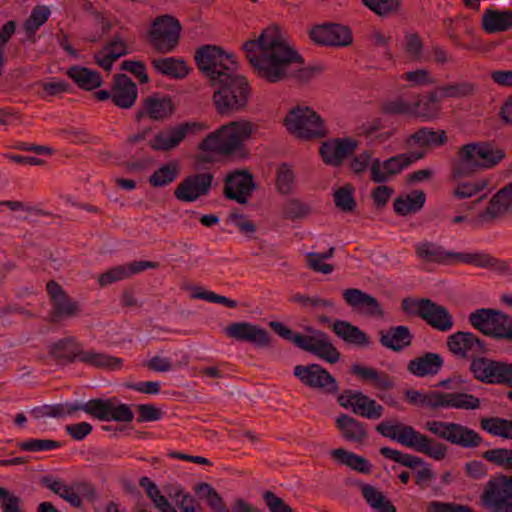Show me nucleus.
<instances>
[{"mask_svg":"<svg viewBox=\"0 0 512 512\" xmlns=\"http://www.w3.org/2000/svg\"><path fill=\"white\" fill-rule=\"evenodd\" d=\"M243 50L255 75L268 83L290 78L308 80L320 71L303 67L301 55L277 26H269L254 39L244 42Z\"/></svg>","mask_w":512,"mask_h":512,"instance_id":"obj_1","label":"nucleus"},{"mask_svg":"<svg viewBox=\"0 0 512 512\" xmlns=\"http://www.w3.org/2000/svg\"><path fill=\"white\" fill-rule=\"evenodd\" d=\"M256 129V125L246 119L230 121L206 135L198 149L203 153L233 154L243 147Z\"/></svg>","mask_w":512,"mask_h":512,"instance_id":"obj_2","label":"nucleus"},{"mask_svg":"<svg viewBox=\"0 0 512 512\" xmlns=\"http://www.w3.org/2000/svg\"><path fill=\"white\" fill-rule=\"evenodd\" d=\"M504 158V152L487 142H473L462 146L453 164L454 178L467 177L479 169H489Z\"/></svg>","mask_w":512,"mask_h":512,"instance_id":"obj_3","label":"nucleus"},{"mask_svg":"<svg viewBox=\"0 0 512 512\" xmlns=\"http://www.w3.org/2000/svg\"><path fill=\"white\" fill-rule=\"evenodd\" d=\"M376 430L382 436L417 452L424 453L435 460H441L446 456L445 445L434 443L412 426L397 421H384L376 427Z\"/></svg>","mask_w":512,"mask_h":512,"instance_id":"obj_4","label":"nucleus"},{"mask_svg":"<svg viewBox=\"0 0 512 512\" xmlns=\"http://www.w3.org/2000/svg\"><path fill=\"white\" fill-rule=\"evenodd\" d=\"M212 101L215 110L222 116H229L243 110L251 95V86L247 78L237 74L217 83Z\"/></svg>","mask_w":512,"mask_h":512,"instance_id":"obj_5","label":"nucleus"},{"mask_svg":"<svg viewBox=\"0 0 512 512\" xmlns=\"http://www.w3.org/2000/svg\"><path fill=\"white\" fill-rule=\"evenodd\" d=\"M195 60L198 69L210 80L212 85L237 75V62L232 54L221 48L206 45L197 50Z\"/></svg>","mask_w":512,"mask_h":512,"instance_id":"obj_6","label":"nucleus"},{"mask_svg":"<svg viewBox=\"0 0 512 512\" xmlns=\"http://www.w3.org/2000/svg\"><path fill=\"white\" fill-rule=\"evenodd\" d=\"M283 125L294 137L310 140L324 137L327 134L325 121L312 108L298 105L286 114Z\"/></svg>","mask_w":512,"mask_h":512,"instance_id":"obj_7","label":"nucleus"},{"mask_svg":"<svg viewBox=\"0 0 512 512\" xmlns=\"http://www.w3.org/2000/svg\"><path fill=\"white\" fill-rule=\"evenodd\" d=\"M403 310L412 316H418L439 331H449L454 325L448 310L429 299L406 298L402 301Z\"/></svg>","mask_w":512,"mask_h":512,"instance_id":"obj_8","label":"nucleus"},{"mask_svg":"<svg viewBox=\"0 0 512 512\" xmlns=\"http://www.w3.org/2000/svg\"><path fill=\"white\" fill-rule=\"evenodd\" d=\"M209 129L202 121H187L156 133L149 145L156 151H169L179 146L186 137L199 135Z\"/></svg>","mask_w":512,"mask_h":512,"instance_id":"obj_9","label":"nucleus"},{"mask_svg":"<svg viewBox=\"0 0 512 512\" xmlns=\"http://www.w3.org/2000/svg\"><path fill=\"white\" fill-rule=\"evenodd\" d=\"M480 500L489 512H512V476L501 475L490 479Z\"/></svg>","mask_w":512,"mask_h":512,"instance_id":"obj_10","label":"nucleus"},{"mask_svg":"<svg viewBox=\"0 0 512 512\" xmlns=\"http://www.w3.org/2000/svg\"><path fill=\"white\" fill-rule=\"evenodd\" d=\"M424 428L443 440L466 448L477 447L481 442V437L477 432L454 422L429 420L425 423Z\"/></svg>","mask_w":512,"mask_h":512,"instance_id":"obj_11","label":"nucleus"},{"mask_svg":"<svg viewBox=\"0 0 512 512\" xmlns=\"http://www.w3.org/2000/svg\"><path fill=\"white\" fill-rule=\"evenodd\" d=\"M181 25L170 15L157 17L148 33L151 45L160 53L172 52L178 45Z\"/></svg>","mask_w":512,"mask_h":512,"instance_id":"obj_12","label":"nucleus"},{"mask_svg":"<svg viewBox=\"0 0 512 512\" xmlns=\"http://www.w3.org/2000/svg\"><path fill=\"white\" fill-rule=\"evenodd\" d=\"M470 322L486 335L512 340V317L490 309H479L470 315Z\"/></svg>","mask_w":512,"mask_h":512,"instance_id":"obj_13","label":"nucleus"},{"mask_svg":"<svg viewBox=\"0 0 512 512\" xmlns=\"http://www.w3.org/2000/svg\"><path fill=\"white\" fill-rule=\"evenodd\" d=\"M81 410L101 421L129 423L134 414L127 404L112 398L107 400L94 399L81 406Z\"/></svg>","mask_w":512,"mask_h":512,"instance_id":"obj_14","label":"nucleus"},{"mask_svg":"<svg viewBox=\"0 0 512 512\" xmlns=\"http://www.w3.org/2000/svg\"><path fill=\"white\" fill-rule=\"evenodd\" d=\"M425 154V151H410L397 154L385 161H375L372 167V180L376 183H384L422 159Z\"/></svg>","mask_w":512,"mask_h":512,"instance_id":"obj_15","label":"nucleus"},{"mask_svg":"<svg viewBox=\"0 0 512 512\" xmlns=\"http://www.w3.org/2000/svg\"><path fill=\"white\" fill-rule=\"evenodd\" d=\"M471 371L474 377L482 382L512 385V364L476 358L471 363Z\"/></svg>","mask_w":512,"mask_h":512,"instance_id":"obj_16","label":"nucleus"},{"mask_svg":"<svg viewBox=\"0 0 512 512\" xmlns=\"http://www.w3.org/2000/svg\"><path fill=\"white\" fill-rule=\"evenodd\" d=\"M338 402L343 408L368 419H379L384 410L374 399L362 392L346 391L339 396Z\"/></svg>","mask_w":512,"mask_h":512,"instance_id":"obj_17","label":"nucleus"},{"mask_svg":"<svg viewBox=\"0 0 512 512\" xmlns=\"http://www.w3.org/2000/svg\"><path fill=\"white\" fill-rule=\"evenodd\" d=\"M212 180L213 177L209 173L187 176L175 188L174 196L182 202H194L209 192Z\"/></svg>","mask_w":512,"mask_h":512,"instance_id":"obj_18","label":"nucleus"},{"mask_svg":"<svg viewBox=\"0 0 512 512\" xmlns=\"http://www.w3.org/2000/svg\"><path fill=\"white\" fill-rule=\"evenodd\" d=\"M294 375L303 384L315 389H321L326 392H336L338 389L336 380L317 364L295 366Z\"/></svg>","mask_w":512,"mask_h":512,"instance_id":"obj_19","label":"nucleus"},{"mask_svg":"<svg viewBox=\"0 0 512 512\" xmlns=\"http://www.w3.org/2000/svg\"><path fill=\"white\" fill-rule=\"evenodd\" d=\"M309 35L314 43L326 46H347L352 42L349 28L339 24L317 25Z\"/></svg>","mask_w":512,"mask_h":512,"instance_id":"obj_20","label":"nucleus"},{"mask_svg":"<svg viewBox=\"0 0 512 512\" xmlns=\"http://www.w3.org/2000/svg\"><path fill=\"white\" fill-rule=\"evenodd\" d=\"M227 337L248 342L258 347H266L270 344L267 331L258 325L250 322H234L225 327Z\"/></svg>","mask_w":512,"mask_h":512,"instance_id":"obj_21","label":"nucleus"},{"mask_svg":"<svg viewBox=\"0 0 512 512\" xmlns=\"http://www.w3.org/2000/svg\"><path fill=\"white\" fill-rule=\"evenodd\" d=\"M359 146V142L353 138L344 137L325 141L320 146V155L324 163L337 167L343 160L353 153Z\"/></svg>","mask_w":512,"mask_h":512,"instance_id":"obj_22","label":"nucleus"},{"mask_svg":"<svg viewBox=\"0 0 512 512\" xmlns=\"http://www.w3.org/2000/svg\"><path fill=\"white\" fill-rule=\"evenodd\" d=\"M253 176L244 170H237L226 177L225 195L229 199L244 204L251 197L255 190Z\"/></svg>","mask_w":512,"mask_h":512,"instance_id":"obj_23","label":"nucleus"},{"mask_svg":"<svg viewBox=\"0 0 512 512\" xmlns=\"http://www.w3.org/2000/svg\"><path fill=\"white\" fill-rule=\"evenodd\" d=\"M310 335H306L301 348L309 351L328 363H336L340 359V353L321 331L308 329Z\"/></svg>","mask_w":512,"mask_h":512,"instance_id":"obj_24","label":"nucleus"},{"mask_svg":"<svg viewBox=\"0 0 512 512\" xmlns=\"http://www.w3.org/2000/svg\"><path fill=\"white\" fill-rule=\"evenodd\" d=\"M449 351L458 358L474 357L483 353L480 340L470 332H456L447 339Z\"/></svg>","mask_w":512,"mask_h":512,"instance_id":"obj_25","label":"nucleus"},{"mask_svg":"<svg viewBox=\"0 0 512 512\" xmlns=\"http://www.w3.org/2000/svg\"><path fill=\"white\" fill-rule=\"evenodd\" d=\"M512 208V182L499 190L489 201L486 209L477 216L480 223L502 217Z\"/></svg>","mask_w":512,"mask_h":512,"instance_id":"obj_26","label":"nucleus"},{"mask_svg":"<svg viewBox=\"0 0 512 512\" xmlns=\"http://www.w3.org/2000/svg\"><path fill=\"white\" fill-rule=\"evenodd\" d=\"M174 110L175 105L170 96L154 94L144 99L138 117L163 120L170 117Z\"/></svg>","mask_w":512,"mask_h":512,"instance_id":"obj_27","label":"nucleus"},{"mask_svg":"<svg viewBox=\"0 0 512 512\" xmlns=\"http://www.w3.org/2000/svg\"><path fill=\"white\" fill-rule=\"evenodd\" d=\"M47 291L54 306V311L51 316L54 321L73 317L79 313V305L68 299L57 283L49 282L47 284Z\"/></svg>","mask_w":512,"mask_h":512,"instance_id":"obj_28","label":"nucleus"},{"mask_svg":"<svg viewBox=\"0 0 512 512\" xmlns=\"http://www.w3.org/2000/svg\"><path fill=\"white\" fill-rule=\"evenodd\" d=\"M138 95L136 84L126 75H117L111 91L113 103L123 109L134 105Z\"/></svg>","mask_w":512,"mask_h":512,"instance_id":"obj_29","label":"nucleus"},{"mask_svg":"<svg viewBox=\"0 0 512 512\" xmlns=\"http://www.w3.org/2000/svg\"><path fill=\"white\" fill-rule=\"evenodd\" d=\"M380 452L384 457L400 463L403 466H407L413 469L421 467V470H419L417 473V482L427 481L433 477L431 470L418 456L403 453L399 450L389 447L381 448Z\"/></svg>","mask_w":512,"mask_h":512,"instance_id":"obj_30","label":"nucleus"},{"mask_svg":"<svg viewBox=\"0 0 512 512\" xmlns=\"http://www.w3.org/2000/svg\"><path fill=\"white\" fill-rule=\"evenodd\" d=\"M447 142L444 130H432L422 127L406 137L405 145L409 148H427L442 146Z\"/></svg>","mask_w":512,"mask_h":512,"instance_id":"obj_31","label":"nucleus"},{"mask_svg":"<svg viewBox=\"0 0 512 512\" xmlns=\"http://www.w3.org/2000/svg\"><path fill=\"white\" fill-rule=\"evenodd\" d=\"M438 396V409L476 410L480 407V399L469 393L438 391Z\"/></svg>","mask_w":512,"mask_h":512,"instance_id":"obj_32","label":"nucleus"},{"mask_svg":"<svg viewBox=\"0 0 512 512\" xmlns=\"http://www.w3.org/2000/svg\"><path fill=\"white\" fill-rule=\"evenodd\" d=\"M442 106L436 91L415 100L414 117L422 122H432L440 118Z\"/></svg>","mask_w":512,"mask_h":512,"instance_id":"obj_33","label":"nucleus"},{"mask_svg":"<svg viewBox=\"0 0 512 512\" xmlns=\"http://www.w3.org/2000/svg\"><path fill=\"white\" fill-rule=\"evenodd\" d=\"M443 366V359L437 353H426L409 361L408 371L417 376L424 377L437 374Z\"/></svg>","mask_w":512,"mask_h":512,"instance_id":"obj_34","label":"nucleus"},{"mask_svg":"<svg viewBox=\"0 0 512 512\" xmlns=\"http://www.w3.org/2000/svg\"><path fill=\"white\" fill-rule=\"evenodd\" d=\"M333 331L347 344L362 347L369 343L367 335L347 321L336 320L333 323Z\"/></svg>","mask_w":512,"mask_h":512,"instance_id":"obj_35","label":"nucleus"},{"mask_svg":"<svg viewBox=\"0 0 512 512\" xmlns=\"http://www.w3.org/2000/svg\"><path fill=\"white\" fill-rule=\"evenodd\" d=\"M149 266L150 264L147 262L116 266L102 273L98 278V282L101 286H106L116 281L123 280Z\"/></svg>","mask_w":512,"mask_h":512,"instance_id":"obj_36","label":"nucleus"},{"mask_svg":"<svg viewBox=\"0 0 512 512\" xmlns=\"http://www.w3.org/2000/svg\"><path fill=\"white\" fill-rule=\"evenodd\" d=\"M425 201L426 196L424 192L415 190L397 197L393 206L398 215L406 216L421 210Z\"/></svg>","mask_w":512,"mask_h":512,"instance_id":"obj_37","label":"nucleus"},{"mask_svg":"<svg viewBox=\"0 0 512 512\" xmlns=\"http://www.w3.org/2000/svg\"><path fill=\"white\" fill-rule=\"evenodd\" d=\"M152 65L159 73L171 78H184L189 73L186 62L180 58H158L152 61Z\"/></svg>","mask_w":512,"mask_h":512,"instance_id":"obj_38","label":"nucleus"},{"mask_svg":"<svg viewBox=\"0 0 512 512\" xmlns=\"http://www.w3.org/2000/svg\"><path fill=\"white\" fill-rule=\"evenodd\" d=\"M416 255L428 262L452 264L453 252L443 249L430 242L418 243L415 246Z\"/></svg>","mask_w":512,"mask_h":512,"instance_id":"obj_39","label":"nucleus"},{"mask_svg":"<svg viewBox=\"0 0 512 512\" xmlns=\"http://www.w3.org/2000/svg\"><path fill=\"white\" fill-rule=\"evenodd\" d=\"M482 26L488 33L508 30L512 27V12L487 10L482 17Z\"/></svg>","mask_w":512,"mask_h":512,"instance_id":"obj_40","label":"nucleus"},{"mask_svg":"<svg viewBox=\"0 0 512 512\" xmlns=\"http://www.w3.org/2000/svg\"><path fill=\"white\" fill-rule=\"evenodd\" d=\"M180 174V165L171 161L160 165L149 177V184L152 187L160 188L173 183Z\"/></svg>","mask_w":512,"mask_h":512,"instance_id":"obj_41","label":"nucleus"},{"mask_svg":"<svg viewBox=\"0 0 512 512\" xmlns=\"http://www.w3.org/2000/svg\"><path fill=\"white\" fill-rule=\"evenodd\" d=\"M68 76L82 89L92 90L102 84L101 76L86 67L73 66L67 71Z\"/></svg>","mask_w":512,"mask_h":512,"instance_id":"obj_42","label":"nucleus"},{"mask_svg":"<svg viewBox=\"0 0 512 512\" xmlns=\"http://www.w3.org/2000/svg\"><path fill=\"white\" fill-rule=\"evenodd\" d=\"M337 428L342 433V436L351 442H361L366 437V430L364 426L356 419L348 415H340L336 419Z\"/></svg>","mask_w":512,"mask_h":512,"instance_id":"obj_43","label":"nucleus"},{"mask_svg":"<svg viewBox=\"0 0 512 512\" xmlns=\"http://www.w3.org/2000/svg\"><path fill=\"white\" fill-rule=\"evenodd\" d=\"M352 372L362 380L369 381L376 389L388 390L393 387V381L388 375L379 373L373 368L354 365Z\"/></svg>","mask_w":512,"mask_h":512,"instance_id":"obj_44","label":"nucleus"},{"mask_svg":"<svg viewBox=\"0 0 512 512\" xmlns=\"http://www.w3.org/2000/svg\"><path fill=\"white\" fill-rule=\"evenodd\" d=\"M331 455L337 462L346 465L355 471L364 474H367L371 471V464L369 461L353 452L339 448L332 450Z\"/></svg>","mask_w":512,"mask_h":512,"instance_id":"obj_45","label":"nucleus"},{"mask_svg":"<svg viewBox=\"0 0 512 512\" xmlns=\"http://www.w3.org/2000/svg\"><path fill=\"white\" fill-rule=\"evenodd\" d=\"M481 428L487 433L503 439H512V420L487 417L480 421Z\"/></svg>","mask_w":512,"mask_h":512,"instance_id":"obj_46","label":"nucleus"},{"mask_svg":"<svg viewBox=\"0 0 512 512\" xmlns=\"http://www.w3.org/2000/svg\"><path fill=\"white\" fill-rule=\"evenodd\" d=\"M126 53V45L122 40H115L102 49L96 56L97 64L105 70H110L114 61Z\"/></svg>","mask_w":512,"mask_h":512,"instance_id":"obj_47","label":"nucleus"},{"mask_svg":"<svg viewBox=\"0 0 512 512\" xmlns=\"http://www.w3.org/2000/svg\"><path fill=\"white\" fill-rule=\"evenodd\" d=\"M79 361L91 366L107 369H117L121 366V360L94 350L82 351L78 354Z\"/></svg>","mask_w":512,"mask_h":512,"instance_id":"obj_48","label":"nucleus"},{"mask_svg":"<svg viewBox=\"0 0 512 512\" xmlns=\"http://www.w3.org/2000/svg\"><path fill=\"white\" fill-rule=\"evenodd\" d=\"M411 342V336L408 328L398 326L390 329L386 334L381 337V343L390 349L401 350L408 346Z\"/></svg>","mask_w":512,"mask_h":512,"instance_id":"obj_49","label":"nucleus"},{"mask_svg":"<svg viewBox=\"0 0 512 512\" xmlns=\"http://www.w3.org/2000/svg\"><path fill=\"white\" fill-rule=\"evenodd\" d=\"M79 409H81V406H77L72 403H63L55 405H43L33 409L32 413L35 418L38 419L45 417L63 418L71 415Z\"/></svg>","mask_w":512,"mask_h":512,"instance_id":"obj_50","label":"nucleus"},{"mask_svg":"<svg viewBox=\"0 0 512 512\" xmlns=\"http://www.w3.org/2000/svg\"><path fill=\"white\" fill-rule=\"evenodd\" d=\"M94 496L95 491L91 485L79 482L69 486L63 499L74 507H80L83 498L92 499Z\"/></svg>","mask_w":512,"mask_h":512,"instance_id":"obj_51","label":"nucleus"},{"mask_svg":"<svg viewBox=\"0 0 512 512\" xmlns=\"http://www.w3.org/2000/svg\"><path fill=\"white\" fill-rule=\"evenodd\" d=\"M475 87L469 82L450 83L435 89L440 100L446 98H462L473 94Z\"/></svg>","mask_w":512,"mask_h":512,"instance_id":"obj_52","label":"nucleus"},{"mask_svg":"<svg viewBox=\"0 0 512 512\" xmlns=\"http://www.w3.org/2000/svg\"><path fill=\"white\" fill-rule=\"evenodd\" d=\"M50 14L51 11L47 6L39 5L33 8L30 16L23 24L26 34L28 36L34 35V33L48 20Z\"/></svg>","mask_w":512,"mask_h":512,"instance_id":"obj_53","label":"nucleus"},{"mask_svg":"<svg viewBox=\"0 0 512 512\" xmlns=\"http://www.w3.org/2000/svg\"><path fill=\"white\" fill-rule=\"evenodd\" d=\"M470 264L480 268H486L492 265L493 258L483 252L456 253L453 252L452 264Z\"/></svg>","mask_w":512,"mask_h":512,"instance_id":"obj_54","label":"nucleus"},{"mask_svg":"<svg viewBox=\"0 0 512 512\" xmlns=\"http://www.w3.org/2000/svg\"><path fill=\"white\" fill-rule=\"evenodd\" d=\"M405 395L411 404L438 409V390H432L428 392L407 390Z\"/></svg>","mask_w":512,"mask_h":512,"instance_id":"obj_55","label":"nucleus"},{"mask_svg":"<svg viewBox=\"0 0 512 512\" xmlns=\"http://www.w3.org/2000/svg\"><path fill=\"white\" fill-rule=\"evenodd\" d=\"M355 189L351 184H345L334 192V202L337 208L350 212L355 207Z\"/></svg>","mask_w":512,"mask_h":512,"instance_id":"obj_56","label":"nucleus"},{"mask_svg":"<svg viewBox=\"0 0 512 512\" xmlns=\"http://www.w3.org/2000/svg\"><path fill=\"white\" fill-rule=\"evenodd\" d=\"M403 51L405 56L414 62H420L424 58L423 43L416 34H407L403 41Z\"/></svg>","mask_w":512,"mask_h":512,"instance_id":"obj_57","label":"nucleus"},{"mask_svg":"<svg viewBox=\"0 0 512 512\" xmlns=\"http://www.w3.org/2000/svg\"><path fill=\"white\" fill-rule=\"evenodd\" d=\"M415 101L398 97L384 103L383 110L391 115H407L414 117Z\"/></svg>","mask_w":512,"mask_h":512,"instance_id":"obj_58","label":"nucleus"},{"mask_svg":"<svg viewBox=\"0 0 512 512\" xmlns=\"http://www.w3.org/2000/svg\"><path fill=\"white\" fill-rule=\"evenodd\" d=\"M483 457L504 469L512 470V448H495L484 452Z\"/></svg>","mask_w":512,"mask_h":512,"instance_id":"obj_59","label":"nucleus"},{"mask_svg":"<svg viewBox=\"0 0 512 512\" xmlns=\"http://www.w3.org/2000/svg\"><path fill=\"white\" fill-rule=\"evenodd\" d=\"M334 248L331 247L326 253H308L307 254V263L308 266L314 271L330 274L333 271V266L325 263L326 259H329L333 256Z\"/></svg>","mask_w":512,"mask_h":512,"instance_id":"obj_60","label":"nucleus"},{"mask_svg":"<svg viewBox=\"0 0 512 512\" xmlns=\"http://www.w3.org/2000/svg\"><path fill=\"white\" fill-rule=\"evenodd\" d=\"M198 492L215 512H229L220 495L209 484H200Z\"/></svg>","mask_w":512,"mask_h":512,"instance_id":"obj_61","label":"nucleus"},{"mask_svg":"<svg viewBox=\"0 0 512 512\" xmlns=\"http://www.w3.org/2000/svg\"><path fill=\"white\" fill-rule=\"evenodd\" d=\"M400 78L412 87L427 86L434 83L430 72L426 69H415L403 73Z\"/></svg>","mask_w":512,"mask_h":512,"instance_id":"obj_62","label":"nucleus"},{"mask_svg":"<svg viewBox=\"0 0 512 512\" xmlns=\"http://www.w3.org/2000/svg\"><path fill=\"white\" fill-rule=\"evenodd\" d=\"M487 179H478L473 182H464L459 184L455 190L454 195L458 198H469L477 195L488 186Z\"/></svg>","mask_w":512,"mask_h":512,"instance_id":"obj_63","label":"nucleus"},{"mask_svg":"<svg viewBox=\"0 0 512 512\" xmlns=\"http://www.w3.org/2000/svg\"><path fill=\"white\" fill-rule=\"evenodd\" d=\"M427 512H474L467 506L453 502L430 501L426 504Z\"/></svg>","mask_w":512,"mask_h":512,"instance_id":"obj_64","label":"nucleus"}]
</instances>
